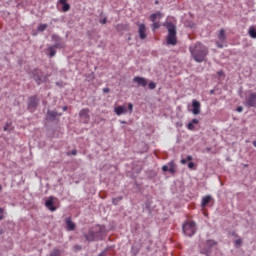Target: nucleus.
<instances>
[{
    "label": "nucleus",
    "instance_id": "1",
    "mask_svg": "<svg viewBox=\"0 0 256 256\" xmlns=\"http://www.w3.org/2000/svg\"><path fill=\"white\" fill-rule=\"evenodd\" d=\"M189 51L192 59L196 63H207V55H209V48L201 42H196L189 46Z\"/></svg>",
    "mask_w": 256,
    "mask_h": 256
},
{
    "label": "nucleus",
    "instance_id": "2",
    "mask_svg": "<svg viewBox=\"0 0 256 256\" xmlns=\"http://www.w3.org/2000/svg\"><path fill=\"white\" fill-rule=\"evenodd\" d=\"M105 235H107V228L99 224L89 228L87 233H83V237L88 243L103 241Z\"/></svg>",
    "mask_w": 256,
    "mask_h": 256
},
{
    "label": "nucleus",
    "instance_id": "3",
    "mask_svg": "<svg viewBox=\"0 0 256 256\" xmlns=\"http://www.w3.org/2000/svg\"><path fill=\"white\" fill-rule=\"evenodd\" d=\"M166 29H168L167 45H177V26L168 22Z\"/></svg>",
    "mask_w": 256,
    "mask_h": 256
},
{
    "label": "nucleus",
    "instance_id": "4",
    "mask_svg": "<svg viewBox=\"0 0 256 256\" xmlns=\"http://www.w3.org/2000/svg\"><path fill=\"white\" fill-rule=\"evenodd\" d=\"M31 79L35 81L37 85H43V83H47L49 80L47 75L43 74L41 69L35 68L30 72Z\"/></svg>",
    "mask_w": 256,
    "mask_h": 256
},
{
    "label": "nucleus",
    "instance_id": "5",
    "mask_svg": "<svg viewBox=\"0 0 256 256\" xmlns=\"http://www.w3.org/2000/svg\"><path fill=\"white\" fill-rule=\"evenodd\" d=\"M182 231L186 237H193L197 233V224L195 222H186L182 226Z\"/></svg>",
    "mask_w": 256,
    "mask_h": 256
},
{
    "label": "nucleus",
    "instance_id": "6",
    "mask_svg": "<svg viewBox=\"0 0 256 256\" xmlns=\"http://www.w3.org/2000/svg\"><path fill=\"white\" fill-rule=\"evenodd\" d=\"M217 245V242L215 240H207L204 243V246L200 248V253L202 255L211 256V253H213V247Z\"/></svg>",
    "mask_w": 256,
    "mask_h": 256
},
{
    "label": "nucleus",
    "instance_id": "7",
    "mask_svg": "<svg viewBox=\"0 0 256 256\" xmlns=\"http://www.w3.org/2000/svg\"><path fill=\"white\" fill-rule=\"evenodd\" d=\"M37 107H39V98L37 97V95L28 97V111H30V113H34L37 110Z\"/></svg>",
    "mask_w": 256,
    "mask_h": 256
},
{
    "label": "nucleus",
    "instance_id": "8",
    "mask_svg": "<svg viewBox=\"0 0 256 256\" xmlns=\"http://www.w3.org/2000/svg\"><path fill=\"white\" fill-rule=\"evenodd\" d=\"M227 43V35L225 34V29H220L218 33V41H216V47L218 49H223Z\"/></svg>",
    "mask_w": 256,
    "mask_h": 256
},
{
    "label": "nucleus",
    "instance_id": "9",
    "mask_svg": "<svg viewBox=\"0 0 256 256\" xmlns=\"http://www.w3.org/2000/svg\"><path fill=\"white\" fill-rule=\"evenodd\" d=\"M51 39L54 42V44L52 46H54L56 49H64L65 48V42H63V38H61V36H59L57 34H53L51 36Z\"/></svg>",
    "mask_w": 256,
    "mask_h": 256
},
{
    "label": "nucleus",
    "instance_id": "10",
    "mask_svg": "<svg viewBox=\"0 0 256 256\" xmlns=\"http://www.w3.org/2000/svg\"><path fill=\"white\" fill-rule=\"evenodd\" d=\"M90 110L89 108H83L82 110H80L79 112V119L82 123H89V121H91V116L89 115Z\"/></svg>",
    "mask_w": 256,
    "mask_h": 256
},
{
    "label": "nucleus",
    "instance_id": "11",
    "mask_svg": "<svg viewBox=\"0 0 256 256\" xmlns=\"http://www.w3.org/2000/svg\"><path fill=\"white\" fill-rule=\"evenodd\" d=\"M246 107H256V92H251L245 98Z\"/></svg>",
    "mask_w": 256,
    "mask_h": 256
},
{
    "label": "nucleus",
    "instance_id": "12",
    "mask_svg": "<svg viewBox=\"0 0 256 256\" xmlns=\"http://www.w3.org/2000/svg\"><path fill=\"white\" fill-rule=\"evenodd\" d=\"M61 113L57 112L56 110H47L46 113V121H50L51 123H53V121H57L58 117H61Z\"/></svg>",
    "mask_w": 256,
    "mask_h": 256
},
{
    "label": "nucleus",
    "instance_id": "13",
    "mask_svg": "<svg viewBox=\"0 0 256 256\" xmlns=\"http://www.w3.org/2000/svg\"><path fill=\"white\" fill-rule=\"evenodd\" d=\"M176 167L177 165L175 164V162L171 161L167 165L162 166V171L164 173H167L168 171L171 173V175H174V173L177 172V170L175 169Z\"/></svg>",
    "mask_w": 256,
    "mask_h": 256
},
{
    "label": "nucleus",
    "instance_id": "14",
    "mask_svg": "<svg viewBox=\"0 0 256 256\" xmlns=\"http://www.w3.org/2000/svg\"><path fill=\"white\" fill-rule=\"evenodd\" d=\"M192 113L193 115H199L201 113V102L196 99L192 100Z\"/></svg>",
    "mask_w": 256,
    "mask_h": 256
},
{
    "label": "nucleus",
    "instance_id": "15",
    "mask_svg": "<svg viewBox=\"0 0 256 256\" xmlns=\"http://www.w3.org/2000/svg\"><path fill=\"white\" fill-rule=\"evenodd\" d=\"M55 197L50 196L48 200L45 202V207L49 209V211H57V207H55Z\"/></svg>",
    "mask_w": 256,
    "mask_h": 256
},
{
    "label": "nucleus",
    "instance_id": "16",
    "mask_svg": "<svg viewBox=\"0 0 256 256\" xmlns=\"http://www.w3.org/2000/svg\"><path fill=\"white\" fill-rule=\"evenodd\" d=\"M138 33L142 41L147 39V28L145 27V24L139 25Z\"/></svg>",
    "mask_w": 256,
    "mask_h": 256
},
{
    "label": "nucleus",
    "instance_id": "17",
    "mask_svg": "<svg viewBox=\"0 0 256 256\" xmlns=\"http://www.w3.org/2000/svg\"><path fill=\"white\" fill-rule=\"evenodd\" d=\"M133 83H137L138 87H147V80L144 77H140V76L134 77Z\"/></svg>",
    "mask_w": 256,
    "mask_h": 256
},
{
    "label": "nucleus",
    "instance_id": "18",
    "mask_svg": "<svg viewBox=\"0 0 256 256\" xmlns=\"http://www.w3.org/2000/svg\"><path fill=\"white\" fill-rule=\"evenodd\" d=\"M65 223L67 231H75L76 225L74 224L73 220H71V217L65 218Z\"/></svg>",
    "mask_w": 256,
    "mask_h": 256
},
{
    "label": "nucleus",
    "instance_id": "19",
    "mask_svg": "<svg viewBox=\"0 0 256 256\" xmlns=\"http://www.w3.org/2000/svg\"><path fill=\"white\" fill-rule=\"evenodd\" d=\"M141 251V244H134L132 245L131 247V250H130V253L133 255V256H137L139 255V252Z\"/></svg>",
    "mask_w": 256,
    "mask_h": 256
},
{
    "label": "nucleus",
    "instance_id": "20",
    "mask_svg": "<svg viewBox=\"0 0 256 256\" xmlns=\"http://www.w3.org/2000/svg\"><path fill=\"white\" fill-rule=\"evenodd\" d=\"M59 3L62 5V11L64 13H67V11H70L71 5L67 3V0H59Z\"/></svg>",
    "mask_w": 256,
    "mask_h": 256
},
{
    "label": "nucleus",
    "instance_id": "21",
    "mask_svg": "<svg viewBox=\"0 0 256 256\" xmlns=\"http://www.w3.org/2000/svg\"><path fill=\"white\" fill-rule=\"evenodd\" d=\"M46 54H47L48 57H50V58L55 57V55H57V48H55L54 46L48 47Z\"/></svg>",
    "mask_w": 256,
    "mask_h": 256
},
{
    "label": "nucleus",
    "instance_id": "22",
    "mask_svg": "<svg viewBox=\"0 0 256 256\" xmlns=\"http://www.w3.org/2000/svg\"><path fill=\"white\" fill-rule=\"evenodd\" d=\"M115 113L116 115H125V113H127V108H125V106H117L115 108Z\"/></svg>",
    "mask_w": 256,
    "mask_h": 256
},
{
    "label": "nucleus",
    "instance_id": "23",
    "mask_svg": "<svg viewBox=\"0 0 256 256\" xmlns=\"http://www.w3.org/2000/svg\"><path fill=\"white\" fill-rule=\"evenodd\" d=\"M161 17H163V14L161 12H156L150 15V21H152V23H155L157 22V19H161Z\"/></svg>",
    "mask_w": 256,
    "mask_h": 256
},
{
    "label": "nucleus",
    "instance_id": "24",
    "mask_svg": "<svg viewBox=\"0 0 256 256\" xmlns=\"http://www.w3.org/2000/svg\"><path fill=\"white\" fill-rule=\"evenodd\" d=\"M115 29L116 31H129V24H117Z\"/></svg>",
    "mask_w": 256,
    "mask_h": 256
},
{
    "label": "nucleus",
    "instance_id": "25",
    "mask_svg": "<svg viewBox=\"0 0 256 256\" xmlns=\"http://www.w3.org/2000/svg\"><path fill=\"white\" fill-rule=\"evenodd\" d=\"M209 203H211V196L208 195L202 198V202H201L202 207H207Z\"/></svg>",
    "mask_w": 256,
    "mask_h": 256
},
{
    "label": "nucleus",
    "instance_id": "26",
    "mask_svg": "<svg viewBox=\"0 0 256 256\" xmlns=\"http://www.w3.org/2000/svg\"><path fill=\"white\" fill-rule=\"evenodd\" d=\"M248 35H250V37L252 39H256V29L254 26H251L248 30Z\"/></svg>",
    "mask_w": 256,
    "mask_h": 256
},
{
    "label": "nucleus",
    "instance_id": "27",
    "mask_svg": "<svg viewBox=\"0 0 256 256\" xmlns=\"http://www.w3.org/2000/svg\"><path fill=\"white\" fill-rule=\"evenodd\" d=\"M63 253V250H59V248H54L49 256H61Z\"/></svg>",
    "mask_w": 256,
    "mask_h": 256
},
{
    "label": "nucleus",
    "instance_id": "28",
    "mask_svg": "<svg viewBox=\"0 0 256 256\" xmlns=\"http://www.w3.org/2000/svg\"><path fill=\"white\" fill-rule=\"evenodd\" d=\"M120 201H123V196H118L112 199L113 205H119Z\"/></svg>",
    "mask_w": 256,
    "mask_h": 256
},
{
    "label": "nucleus",
    "instance_id": "29",
    "mask_svg": "<svg viewBox=\"0 0 256 256\" xmlns=\"http://www.w3.org/2000/svg\"><path fill=\"white\" fill-rule=\"evenodd\" d=\"M47 24H40L38 27H37V31H39L40 33H43V31H45L47 29Z\"/></svg>",
    "mask_w": 256,
    "mask_h": 256
},
{
    "label": "nucleus",
    "instance_id": "30",
    "mask_svg": "<svg viewBox=\"0 0 256 256\" xmlns=\"http://www.w3.org/2000/svg\"><path fill=\"white\" fill-rule=\"evenodd\" d=\"M188 161H193V156H187L181 160L182 165H187Z\"/></svg>",
    "mask_w": 256,
    "mask_h": 256
},
{
    "label": "nucleus",
    "instance_id": "31",
    "mask_svg": "<svg viewBox=\"0 0 256 256\" xmlns=\"http://www.w3.org/2000/svg\"><path fill=\"white\" fill-rule=\"evenodd\" d=\"M241 245H243V240L241 238L234 241V247L239 248Z\"/></svg>",
    "mask_w": 256,
    "mask_h": 256
},
{
    "label": "nucleus",
    "instance_id": "32",
    "mask_svg": "<svg viewBox=\"0 0 256 256\" xmlns=\"http://www.w3.org/2000/svg\"><path fill=\"white\" fill-rule=\"evenodd\" d=\"M161 27V24L159 22H153L152 24V31H157Z\"/></svg>",
    "mask_w": 256,
    "mask_h": 256
},
{
    "label": "nucleus",
    "instance_id": "33",
    "mask_svg": "<svg viewBox=\"0 0 256 256\" xmlns=\"http://www.w3.org/2000/svg\"><path fill=\"white\" fill-rule=\"evenodd\" d=\"M148 87H149V89L153 90V89H156L157 84H156L155 82H150V83L148 84Z\"/></svg>",
    "mask_w": 256,
    "mask_h": 256
},
{
    "label": "nucleus",
    "instance_id": "34",
    "mask_svg": "<svg viewBox=\"0 0 256 256\" xmlns=\"http://www.w3.org/2000/svg\"><path fill=\"white\" fill-rule=\"evenodd\" d=\"M187 128L189 129V131H193V129H195V124H192V122L188 123Z\"/></svg>",
    "mask_w": 256,
    "mask_h": 256
},
{
    "label": "nucleus",
    "instance_id": "35",
    "mask_svg": "<svg viewBox=\"0 0 256 256\" xmlns=\"http://www.w3.org/2000/svg\"><path fill=\"white\" fill-rule=\"evenodd\" d=\"M99 23H101L102 25H107V17H104L103 19H100Z\"/></svg>",
    "mask_w": 256,
    "mask_h": 256
},
{
    "label": "nucleus",
    "instance_id": "36",
    "mask_svg": "<svg viewBox=\"0 0 256 256\" xmlns=\"http://www.w3.org/2000/svg\"><path fill=\"white\" fill-rule=\"evenodd\" d=\"M128 111H129V113H133V104L132 103L128 104Z\"/></svg>",
    "mask_w": 256,
    "mask_h": 256
},
{
    "label": "nucleus",
    "instance_id": "37",
    "mask_svg": "<svg viewBox=\"0 0 256 256\" xmlns=\"http://www.w3.org/2000/svg\"><path fill=\"white\" fill-rule=\"evenodd\" d=\"M81 249H83L81 245H74V251H81Z\"/></svg>",
    "mask_w": 256,
    "mask_h": 256
},
{
    "label": "nucleus",
    "instance_id": "38",
    "mask_svg": "<svg viewBox=\"0 0 256 256\" xmlns=\"http://www.w3.org/2000/svg\"><path fill=\"white\" fill-rule=\"evenodd\" d=\"M195 167V163L194 162H189L188 163V169H193Z\"/></svg>",
    "mask_w": 256,
    "mask_h": 256
},
{
    "label": "nucleus",
    "instance_id": "39",
    "mask_svg": "<svg viewBox=\"0 0 256 256\" xmlns=\"http://www.w3.org/2000/svg\"><path fill=\"white\" fill-rule=\"evenodd\" d=\"M190 123H192L194 125H199V121L196 118L192 119V121Z\"/></svg>",
    "mask_w": 256,
    "mask_h": 256
},
{
    "label": "nucleus",
    "instance_id": "40",
    "mask_svg": "<svg viewBox=\"0 0 256 256\" xmlns=\"http://www.w3.org/2000/svg\"><path fill=\"white\" fill-rule=\"evenodd\" d=\"M103 93H111V88H103Z\"/></svg>",
    "mask_w": 256,
    "mask_h": 256
},
{
    "label": "nucleus",
    "instance_id": "41",
    "mask_svg": "<svg viewBox=\"0 0 256 256\" xmlns=\"http://www.w3.org/2000/svg\"><path fill=\"white\" fill-rule=\"evenodd\" d=\"M236 111L238 113H243V107L242 106L237 107Z\"/></svg>",
    "mask_w": 256,
    "mask_h": 256
},
{
    "label": "nucleus",
    "instance_id": "42",
    "mask_svg": "<svg viewBox=\"0 0 256 256\" xmlns=\"http://www.w3.org/2000/svg\"><path fill=\"white\" fill-rule=\"evenodd\" d=\"M231 235H232V237L239 238V234H238L237 232H235V231H233V232L231 233Z\"/></svg>",
    "mask_w": 256,
    "mask_h": 256
},
{
    "label": "nucleus",
    "instance_id": "43",
    "mask_svg": "<svg viewBox=\"0 0 256 256\" xmlns=\"http://www.w3.org/2000/svg\"><path fill=\"white\" fill-rule=\"evenodd\" d=\"M217 74L219 75V77H223V75H225V73L223 72V70L218 71Z\"/></svg>",
    "mask_w": 256,
    "mask_h": 256
},
{
    "label": "nucleus",
    "instance_id": "44",
    "mask_svg": "<svg viewBox=\"0 0 256 256\" xmlns=\"http://www.w3.org/2000/svg\"><path fill=\"white\" fill-rule=\"evenodd\" d=\"M9 130V122L5 124L4 126V131H8Z\"/></svg>",
    "mask_w": 256,
    "mask_h": 256
},
{
    "label": "nucleus",
    "instance_id": "45",
    "mask_svg": "<svg viewBox=\"0 0 256 256\" xmlns=\"http://www.w3.org/2000/svg\"><path fill=\"white\" fill-rule=\"evenodd\" d=\"M98 256H107V251H102Z\"/></svg>",
    "mask_w": 256,
    "mask_h": 256
},
{
    "label": "nucleus",
    "instance_id": "46",
    "mask_svg": "<svg viewBox=\"0 0 256 256\" xmlns=\"http://www.w3.org/2000/svg\"><path fill=\"white\" fill-rule=\"evenodd\" d=\"M71 155H77V150H75V149L72 150V151H71Z\"/></svg>",
    "mask_w": 256,
    "mask_h": 256
},
{
    "label": "nucleus",
    "instance_id": "47",
    "mask_svg": "<svg viewBox=\"0 0 256 256\" xmlns=\"http://www.w3.org/2000/svg\"><path fill=\"white\" fill-rule=\"evenodd\" d=\"M67 109H68L67 106H64V107L62 108L63 111H67Z\"/></svg>",
    "mask_w": 256,
    "mask_h": 256
},
{
    "label": "nucleus",
    "instance_id": "48",
    "mask_svg": "<svg viewBox=\"0 0 256 256\" xmlns=\"http://www.w3.org/2000/svg\"><path fill=\"white\" fill-rule=\"evenodd\" d=\"M252 145L256 147V140L252 142Z\"/></svg>",
    "mask_w": 256,
    "mask_h": 256
},
{
    "label": "nucleus",
    "instance_id": "49",
    "mask_svg": "<svg viewBox=\"0 0 256 256\" xmlns=\"http://www.w3.org/2000/svg\"><path fill=\"white\" fill-rule=\"evenodd\" d=\"M211 95L215 93V90H210Z\"/></svg>",
    "mask_w": 256,
    "mask_h": 256
},
{
    "label": "nucleus",
    "instance_id": "50",
    "mask_svg": "<svg viewBox=\"0 0 256 256\" xmlns=\"http://www.w3.org/2000/svg\"><path fill=\"white\" fill-rule=\"evenodd\" d=\"M206 151H207V153H209V151H211V148H206Z\"/></svg>",
    "mask_w": 256,
    "mask_h": 256
},
{
    "label": "nucleus",
    "instance_id": "51",
    "mask_svg": "<svg viewBox=\"0 0 256 256\" xmlns=\"http://www.w3.org/2000/svg\"><path fill=\"white\" fill-rule=\"evenodd\" d=\"M4 209L0 208V214H3Z\"/></svg>",
    "mask_w": 256,
    "mask_h": 256
},
{
    "label": "nucleus",
    "instance_id": "52",
    "mask_svg": "<svg viewBox=\"0 0 256 256\" xmlns=\"http://www.w3.org/2000/svg\"><path fill=\"white\" fill-rule=\"evenodd\" d=\"M0 221H3V215L0 214Z\"/></svg>",
    "mask_w": 256,
    "mask_h": 256
},
{
    "label": "nucleus",
    "instance_id": "53",
    "mask_svg": "<svg viewBox=\"0 0 256 256\" xmlns=\"http://www.w3.org/2000/svg\"><path fill=\"white\" fill-rule=\"evenodd\" d=\"M155 4L158 5V4H159V1L156 0V1H155Z\"/></svg>",
    "mask_w": 256,
    "mask_h": 256
},
{
    "label": "nucleus",
    "instance_id": "54",
    "mask_svg": "<svg viewBox=\"0 0 256 256\" xmlns=\"http://www.w3.org/2000/svg\"><path fill=\"white\" fill-rule=\"evenodd\" d=\"M128 41H131V38H128Z\"/></svg>",
    "mask_w": 256,
    "mask_h": 256
},
{
    "label": "nucleus",
    "instance_id": "55",
    "mask_svg": "<svg viewBox=\"0 0 256 256\" xmlns=\"http://www.w3.org/2000/svg\"><path fill=\"white\" fill-rule=\"evenodd\" d=\"M0 191H1V186H0Z\"/></svg>",
    "mask_w": 256,
    "mask_h": 256
}]
</instances>
